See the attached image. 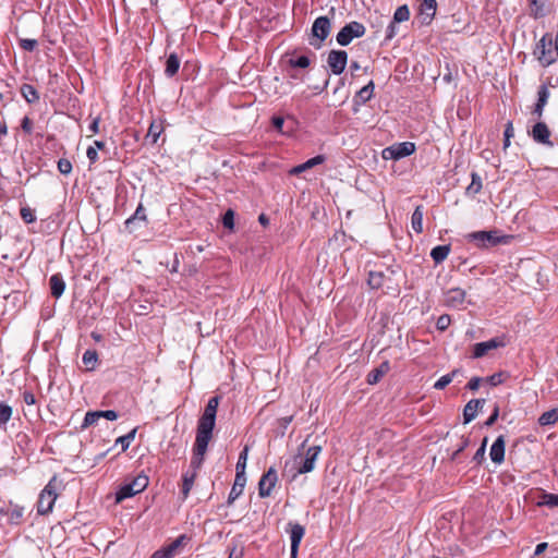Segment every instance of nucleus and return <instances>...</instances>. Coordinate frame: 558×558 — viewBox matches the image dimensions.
<instances>
[{
  "instance_id": "obj_1",
  "label": "nucleus",
  "mask_w": 558,
  "mask_h": 558,
  "mask_svg": "<svg viewBox=\"0 0 558 558\" xmlns=\"http://www.w3.org/2000/svg\"><path fill=\"white\" fill-rule=\"evenodd\" d=\"M61 482L57 478V476H53L41 490L37 502V512L39 514H47L52 510L54 501L58 497L57 490Z\"/></svg>"
},
{
  "instance_id": "obj_2",
  "label": "nucleus",
  "mask_w": 558,
  "mask_h": 558,
  "mask_svg": "<svg viewBox=\"0 0 558 558\" xmlns=\"http://www.w3.org/2000/svg\"><path fill=\"white\" fill-rule=\"evenodd\" d=\"M219 405V397H213L208 400V403L204 410V413L198 420L196 432L201 434H207L213 436V430L216 423V414Z\"/></svg>"
},
{
  "instance_id": "obj_3",
  "label": "nucleus",
  "mask_w": 558,
  "mask_h": 558,
  "mask_svg": "<svg viewBox=\"0 0 558 558\" xmlns=\"http://www.w3.org/2000/svg\"><path fill=\"white\" fill-rule=\"evenodd\" d=\"M469 242H473L477 247H489L499 243H507L509 236L498 235L497 231H475L469 233L466 236Z\"/></svg>"
},
{
  "instance_id": "obj_4",
  "label": "nucleus",
  "mask_w": 558,
  "mask_h": 558,
  "mask_svg": "<svg viewBox=\"0 0 558 558\" xmlns=\"http://www.w3.org/2000/svg\"><path fill=\"white\" fill-rule=\"evenodd\" d=\"M211 437V435H207L205 433L201 434L196 432V438L193 448V457L191 460V471H195L197 473V470L202 466Z\"/></svg>"
},
{
  "instance_id": "obj_5",
  "label": "nucleus",
  "mask_w": 558,
  "mask_h": 558,
  "mask_svg": "<svg viewBox=\"0 0 558 558\" xmlns=\"http://www.w3.org/2000/svg\"><path fill=\"white\" fill-rule=\"evenodd\" d=\"M365 26L356 21H352L344 25L337 34V43L340 46H348L354 38L364 36Z\"/></svg>"
},
{
  "instance_id": "obj_6",
  "label": "nucleus",
  "mask_w": 558,
  "mask_h": 558,
  "mask_svg": "<svg viewBox=\"0 0 558 558\" xmlns=\"http://www.w3.org/2000/svg\"><path fill=\"white\" fill-rule=\"evenodd\" d=\"M320 451V446H313L306 449L304 458H302L301 454L295 457L294 463L299 464V466L293 477H295L298 474H305L312 472L315 468V461L317 460V457L319 456Z\"/></svg>"
},
{
  "instance_id": "obj_7",
  "label": "nucleus",
  "mask_w": 558,
  "mask_h": 558,
  "mask_svg": "<svg viewBox=\"0 0 558 558\" xmlns=\"http://www.w3.org/2000/svg\"><path fill=\"white\" fill-rule=\"evenodd\" d=\"M555 52L556 49L553 40H547L545 36L538 41L534 51L543 66H549L558 59Z\"/></svg>"
},
{
  "instance_id": "obj_8",
  "label": "nucleus",
  "mask_w": 558,
  "mask_h": 558,
  "mask_svg": "<svg viewBox=\"0 0 558 558\" xmlns=\"http://www.w3.org/2000/svg\"><path fill=\"white\" fill-rule=\"evenodd\" d=\"M415 144L412 142L396 143L383 150L384 159L399 160L415 151Z\"/></svg>"
},
{
  "instance_id": "obj_9",
  "label": "nucleus",
  "mask_w": 558,
  "mask_h": 558,
  "mask_svg": "<svg viewBox=\"0 0 558 558\" xmlns=\"http://www.w3.org/2000/svg\"><path fill=\"white\" fill-rule=\"evenodd\" d=\"M330 29L331 23L327 16L317 17L312 26V35L318 39V44L311 41V45L319 48L320 44L329 36Z\"/></svg>"
},
{
  "instance_id": "obj_10",
  "label": "nucleus",
  "mask_w": 558,
  "mask_h": 558,
  "mask_svg": "<svg viewBox=\"0 0 558 558\" xmlns=\"http://www.w3.org/2000/svg\"><path fill=\"white\" fill-rule=\"evenodd\" d=\"M348 63V53L344 50H331L328 53L327 64L335 75H340Z\"/></svg>"
},
{
  "instance_id": "obj_11",
  "label": "nucleus",
  "mask_w": 558,
  "mask_h": 558,
  "mask_svg": "<svg viewBox=\"0 0 558 558\" xmlns=\"http://www.w3.org/2000/svg\"><path fill=\"white\" fill-rule=\"evenodd\" d=\"M278 481L277 471L275 468H269L266 473L259 480L258 483V495L262 498L270 496L272 488Z\"/></svg>"
},
{
  "instance_id": "obj_12",
  "label": "nucleus",
  "mask_w": 558,
  "mask_h": 558,
  "mask_svg": "<svg viewBox=\"0 0 558 558\" xmlns=\"http://www.w3.org/2000/svg\"><path fill=\"white\" fill-rule=\"evenodd\" d=\"M436 0H420L418 20L423 25H429L436 14Z\"/></svg>"
},
{
  "instance_id": "obj_13",
  "label": "nucleus",
  "mask_w": 558,
  "mask_h": 558,
  "mask_svg": "<svg viewBox=\"0 0 558 558\" xmlns=\"http://www.w3.org/2000/svg\"><path fill=\"white\" fill-rule=\"evenodd\" d=\"M530 134L536 143L546 145L548 147L554 146V143L550 141V130L548 129L546 123L541 121L537 122L533 126Z\"/></svg>"
},
{
  "instance_id": "obj_14",
  "label": "nucleus",
  "mask_w": 558,
  "mask_h": 558,
  "mask_svg": "<svg viewBox=\"0 0 558 558\" xmlns=\"http://www.w3.org/2000/svg\"><path fill=\"white\" fill-rule=\"evenodd\" d=\"M485 399L470 400L463 409V423L469 424L472 422L476 417L478 410L483 409Z\"/></svg>"
},
{
  "instance_id": "obj_15",
  "label": "nucleus",
  "mask_w": 558,
  "mask_h": 558,
  "mask_svg": "<svg viewBox=\"0 0 558 558\" xmlns=\"http://www.w3.org/2000/svg\"><path fill=\"white\" fill-rule=\"evenodd\" d=\"M505 447H506L505 436L500 435L494 441V444L490 447V451H489V457L494 463L500 464L504 462Z\"/></svg>"
},
{
  "instance_id": "obj_16",
  "label": "nucleus",
  "mask_w": 558,
  "mask_h": 558,
  "mask_svg": "<svg viewBox=\"0 0 558 558\" xmlns=\"http://www.w3.org/2000/svg\"><path fill=\"white\" fill-rule=\"evenodd\" d=\"M465 300V291L460 288H452L446 292L445 303L451 307H459Z\"/></svg>"
},
{
  "instance_id": "obj_17",
  "label": "nucleus",
  "mask_w": 558,
  "mask_h": 558,
  "mask_svg": "<svg viewBox=\"0 0 558 558\" xmlns=\"http://www.w3.org/2000/svg\"><path fill=\"white\" fill-rule=\"evenodd\" d=\"M537 102L535 104L533 116H535L537 119H541L543 117L544 108L548 101L549 98V89L546 85H542L537 93Z\"/></svg>"
},
{
  "instance_id": "obj_18",
  "label": "nucleus",
  "mask_w": 558,
  "mask_h": 558,
  "mask_svg": "<svg viewBox=\"0 0 558 558\" xmlns=\"http://www.w3.org/2000/svg\"><path fill=\"white\" fill-rule=\"evenodd\" d=\"M245 484H246V476L235 474L234 483H233L232 488L228 496V505H232L234 502V500L238 499L242 495Z\"/></svg>"
},
{
  "instance_id": "obj_19",
  "label": "nucleus",
  "mask_w": 558,
  "mask_h": 558,
  "mask_svg": "<svg viewBox=\"0 0 558 558\" xmlns=\"http://www.w3.org/2000/svg\"><path fill=\"white\" fill-rule=\"evenodd\" d=\"M500 345H501V342H499L497 339H490L485 342H478L474 345L473 357L480 359V357L484 356L488 351H490L493 349H497Z\"/></svg>"
},
{
  "instance_id": "obj_20",
  "label": "nucleus",
  "mask_w": 558,
  "mask_h": 558,
  "mask_svg": "<svg viewBox=\"0 0 558 558\" xmlns=\"http://www.w3.org/2000/svg\"><path fill=\"white\" fill-rule=\"evenodd\" d=\"M147 216L145 214V208L142 204H140L135 210V213L125 220V228L130 232H132L135 229V223L137 221L146 222Z\"/></svg>"
},
{
  "instance_id": "obj_21",
  "label": "nucleus",
  "mask_w": 558,
  "mask_h": 558,
  "mask_svg": "<svg viewBox=\"0 0 558 558\" xmlns=\"http://www.w3.org/2000/svg\"><path fill=\"white\" fill-rule=\"evenodd\" d=\"M325 161V157L323 155H317L311 159H308L307 161L301 163V165H298L295 167H293L291 170H290V174H300L302 172H304L305 170L307 169H311L317 165H320Z\"/></svg>"
},
{
  "instance_id": "obj_22",
  "label": "nucleus",
  "mask_w": 558,
  "mask_h": 558,
  "mask_svg": "<svg viewBox=\"0 0 558 558\" xmlns=\"http://www.w3.org/2000/svg\"><path fill=\"white\" fill-rule=\"evenodd\" d=\"M288 525L290 527L289 532H290L291 545H294V547H299L301 544V541L305 534V529L300 523L290 522Z\"/></svg>"
},
{
  "instance_id": "obj_23",
  "label": "nucleus",
  "mask_w": 558,
  "mask_h": 558,
  "mask_svg": "<svg viewBox=\"0 0 558 558\" xmlns=\"http://www.w3.org/2000/svg\"><path fill=\"white\" fill-rule=\"evenodd\" d=\"M190 541V537L186 536L185 534H182L180 535L179 537H177L172 543H170L169 545L165 546L167 553L169 554V556L171 558H173L174 556H177L180 551V549Z\"/></svg>"
},
{
  "instance_id": "obj_24",
  "label": "nucleus",
  "mask_w": 558,
  "mask_h": 558,
  "mask_svg": "<svg viewBox=\"0 0 558 558\" xmlns=\"http://www.w3.org/2000/svg\"><path fill=\"white\" fill-rule=\"evenodd\" d=\"M195 477H196V472L195 471H190V470L186 471L182 475V489H181V494H182L184 500L189 497V494H190V492H191V489L193 487Z\"/></svg>"
},
{
  "instance_id": "obj_25",
  "label": "nucleus",
  "mask_w": 558,
  "mask_h": 558,
  "mask_svg": "<svg viewBox=\"0 0 558 558\" xmlns=\"http://www.w3.org/2000/svg\"><path fill=\"white\" fill-rule=\"evenodd\" d=\"M49 283H50L51 294L54 298H59L60 295H62V293L64 292V289H65V282L60 275H58V274L52 275L50 277Z\"/></svg>"
},
{
  "instance_id": "obj_26",
  "label": "nucleus",
  "mask_w": 558,
  "mask_h": 558,
  "mask_svg": "<svg viewBox=\"0 0 558 558\" xmlns=\"http://www.w3.org/2000/svg\"><path fill=\"white\" fill-rule=\"evenodd\" d=\"M180 69V59L177 53H170L166 61L165 74L173 77Z\"/></svg>"
},
{
  "instance_id": "obj_27",
  "label": "nucleus",
  "mask_w": 558,
  "mask_h": 558,
  "mask_svg": "<svg viewBox=\"0 0 558 558\" xmlns=\"http://www.w3.org/2000/svg\"><path fill=\"white\" fill-rule=\"evenodd\" d=\"M374 82L369 81L367 85L362 87L355 96V102L357 104H366L372 97L374 93Z\"/></svg>"
},
{
  "instance_id": "obj_28",
  "label": "nucleus",
  "mask_w": 558,
  "mask_h": 558,
  "mask_svg": "<svg viewBox=\"0 0 558 558\" xmlns=\"http://www.w3.org/2000/svg\"><path fill=\"white\" fill-rule=\"evenodd\" d=\"M389 371V363L384 362L379 367L373 369L367 375V383L371 385L377 384L380 378Z\"/></svg>"
},
{
  "instance_id": "obj_29",
  "label": "nucleus",
  "mask_w": 558,
  "mask_h": 558,
  "mask_svg": "<svg viewBox=\"0 0 558 558\" xmlns=\"http://www.w3.org/2000/svg\"><path fill=\"white\" fill-rule=\"evenodd\" d=\"M450 253V245H437L430 251V257L435 264L442 263Z\"/></svg>"
},
{
  "instance_id": "obj_30",
  "label": "nucleus",
  "mask_w": 558,
  "mask_h": 558,
  "mask_svg": "<svg viewBox=\"0 0 558 558\" xmlns=\"http://www.w3.org/2000/svg\"><path fill=\"white\" fill-rule=\"evenodd\" d=\"M21 94L28 104H34L39 99L37 89L29 84H23L21 86Z\"/></svg>"
},
{
  "instance_id": "obj_31",
  "label": "nucleus",
  "mask_w": 558,
  "mask_h": 558,
  "mask_svg": "<svg viewBox=\"0 0 558 558\" xmlns=\"http://www.w3.org/2000/svg\"><path fill=\"white\" fill-rule=\"evenodd\" d=\"M556 422H558V409L546 411L538 417V424L542 426L554 425Z\"/></svg>"
},
{
  "instance_id": "obj_32",
  "label": "nucleus",
  "mask_w": 558,
  "mask_h": 558,
  "mask_svg": "<svg viewBox=\"0 0 558 558\" xmlns=\"http://www.w3.org/2000/svg\"><path fill=\"white\" fill-rule=\"evenodd\" d=\"M537 505L545 506L548 508H556L558 507V495L543 490Z\"/></svg>"
},
{
  "instance_id": "obj_33",
  "label": "nucleus",
  "mask_w": 558,
  "mask_h": 558,
  "mask_svg": "<svg viewBox=\"0 0 558 558\" xmlns=\"http://www.w3.org/2000/svg\"><path fill=\"white\" fill-rule=\"evenodd\" d=\"M411 225L415 232L421 233L423 231V210L421 206H417L413 211Z\"/></svg>"
},
{
  "instance_id": "obj_34",
  "label": "nucleus",
  "mask_w": 558,
  "mask_h": 558,
  "mask_svg": "<svg viewBox=\"0 0 558 558\" xmlns=\"http://www.w3.org/2000/svg\"><path fill=\"white\" fill-rule=\"evenodd\" d=\"M460 369H453L452 372L441 376L435 384L434 388L437 390H441L446 388L453 379L454 377L460 374Z\"/></svg>"
},
{
  "instance_id": "obj_35",
  "label": "nucleus",
  "mask_w": 558,
  "mask_h": 558,
  "mask_svg": "<svg viewBox=\"0 0 558 558\" xmlns=\"http://www.w3.org/2000/svg\"><path fill=\"white\" fill-rule=\"evenodd\" d=\"M5 514L8 515L10 523L20 524L23 519L24 509L22 507L14 506L13 508L8 509Z\"/></svg>"
},
{
  "instance_id": "obj_36",
  "label": "nucleus",
  "mask_w": 558,
  "mask_h": 558,
  "mask_svg": "<svg viewBox=\"0 0 558 558\" xmlns=\"http://www.w3.org/2000/svg\"><path fill=\"white\" fill-rule=\"evenodd\" d=\"M531 14L537 19L545 15L546 0H529Z\"/></svg>"
},
{
  "instance_id": "obj_37",
  "label": "nucleus",
  "mask_w": 558,
  "mask_h": 558,
  "mask_svg": "<svg viewBox=\"0 0 558 558\" xmlns=\"http://www.w3.org/2000/svg\"><path fill=\"white\" fill-rule=\"evenodd\" d=\"M83 364L85 365L87 371H92L95 368L96 363L98 361V355L96 351L87 350L82 357Z\"/></svg>"
},
{
  "instance_id": "obj_38",
  "label": "nucleus",
  "mask_w": 558,
  "mask_h": 558,
  "mask_svg": "<svg viewBox=\"0 0 558 558\" xmlns=\"http://www.w3.org/2000/svg\"><path fill=\"white\" fill-rule=\"evenodd\" d=\"M384 278L381 271H369L367 282L372 289H379L384 284Z\"/></svg>"
},
{
  "instance_id": "obj_39",
  "label": "nucleus",
  "mask_w": 558,
  "mask_h": 558,
  "mask_svg": "<svg viewBox=\"0 0 558 558\" xmlns=\"http://www.w3.org/2000/svg\"><path fill=\"white\" fill-rule=\"evenodd\" d=\"M162 130L161 123L151 122L146 138H149L151 144L157 143Z\"/></svg>"
},
{
  "instance_id": "obj_40",
  "label": "nucleus",
  "mask_w": 558,
  "mask_h": 558,
  "mask_svg": "<svg viewBox=\"0 0 558 558\" xmlns=\"http://www.w3.org/2000/svg\"><path fill=\"white\" fill-rule=\"evenodd\" d=\"M471 178L472 181L471 184L466 187V193L470 195H475L482 190V179L476 172H472Z\"/></svg>"
},
{
  "instance_id": "obj_41",
  "label": "nucleus",
  "mask_w": 558,
  "mask_h": 558,
  "mask_svg": "<svg viewBox=\"0 0 558 558\" xmlns=\"http://www.w3.org/2000/svg\"><path fill=\"white\" fill-rule=\"evenodd\" d=\"M247 454H248V447L245 446L243 450L240 452L235 470V474L245 475V468H246V461H247Z\"/></svg>"
},
{
  "instance_id": "obj_42",
  "label": "nucleus",
  "mask_w": 558,
  "mask_h": 558,
  "mask_svg": "<svg viewBox=\"0 0 558 558\" xmlns=\"http://www.w3.org/2000/svg\"><path fill=\"white\" fill-rule=\"evenodd\" d=\"M148 477L144 474L137 475L130 483L134 490L138 494L142 493L148 486Z\"/></svg>"
},
{
  "instance_id": "obj_43",
  "label": "nucleus",
  "mask_w": 558,
  "mask_h": 558,
  "mask_svg": "<svg viewBox=\"0 0 558 558\" xmlns=\"http://www.w3.org/2000/svg\"><path fill=\"white\" fill-rule=\"evenodd\" d=\"M135 434H136V428H133L130 433H128L126 435H123L121 437H119L117 440H116V444L117 445H120L121 446V450L122 451H125L129 449L132 440L135 438Z\"/></svg>"
},
{
  "instance_id": "obj_44",
  "label": "nucleus",
  "mask_w": 558,
  "mask_h": 558,
  "mask_svg": "<svg viewBox=\"0 0 558 558\" xmlns=\"http://www.w3.org/2000/svg\"><path fill=\"white\" fill-rule=\"evenodd\" d=\"M410 19V10L407 4H403L395 11L393 21L397 23L405 22Z\"/></svg>"
},
{
  "instance_id": "obj_45",
  "label": "nucleus",
  "mask_w": 558,
  "mask_h": 558,
  "mask_svg": "<svg viewBox=\"0 0 558 558\" xmlns=\"http://www.w3.org/2000/svg\"><path fill=\"white\" fill-rule=\"evenodd\" d=\"M137 493L134 490V488L131 486L130 483L123 485L120 487V489L117 493V501H121L126 498H131L135 496Z\"/></svg>"
},
{
  "instance_id": "obj_46",
  "label": "nucleus",
  "mask_w": 558,
  "mask_h": 558,
  "mask_svg": "<svg viewBox=\"0 0 558 558\" xmlns=\"http://www.w3.org/2000/svg\"><path fill=\"white\" fill-rule=\"evenodd\" d=\"M12 416V408L4 403L0 402V426L5 425Z\"/></svg>"
},
{
  "instance_id": "obj_47",
  "label": "nucleus",
  "mask_w": 558,
  "mask_h": 558,
  "mask_svg": "<svg viewBox=\"0 0 558 558\" xmlns=\"http://www.w3.org/2000/svg\"><path fill=\"white\" fill-rule=\"evenodd\" d=\"M19 45L23 50L32 52L37 48L38 41L31 38H20Z\"/></svg>"
},
{
  "instance_id": "obj_48",
  "label": "nucleus",
  "mask_w": 558,
  "mask_h": 558,
  "mask_svg": "<svg viewBox=\"0 0 558 558\" xmlns=\"http://www.w3.org/2000/svg\"><path fill=\"white\" fill-rule=\"evenodd\" d=\"M289 64L293 68L305 69V68L310 66L311 60L307 56H301L295 59H290Z\"/></svg>"
},
{
  "instance_id": "obj_49",
  "label": "nucleus",
  "mask_w": 558,
  "mask_h": 558,
  "mask_svg": "<svg viewBox=\"0 0 558 558\" xmlns=\"http://www.w3.org/2000/svg\"><path fill=\"white\" fill-rule=\"evenodd\" d=\"M20 215L25 223H32L36 220L35 211L29 207H22Z\"/></svg>"
},
{
  "instance_id": "obj_50",
  "label": "nucleus",
  "mask_w": 558,
  "mask_h": 558,
  "mask_svg": "<svg viewBox=\"0 0 558 558\" xmlns=\"http://www.w3.org/2000/svg\"><path fill=\"white\" fill-rule=\"evenodd\" d=\"M99 420L98 411L87 412L84 417V422L81 426L82 429L95 424Z\"/></svg>"
},
{
  "instance_id": "obj_51",
  "label": "nucleus",
  "mask_w": 558,
  "mask_h": 558,
  "mask_svg": "<svg viewBox=\"0 0 558 558\" xmlns=\"http://www.w3.org/2000/svg\"><path fill=\"white\" fill-rule=\"evenodd\" d=\"M450 323H451V318L449 315H441L438 317V319L436 322V327L438 330L444 331L450 326Z\"/></svg>"
},
{
  "instance_id": "obj_52",
  "label": "nucleus",
  "mask_w": 558,
  "mask_h": 558,
  "mask_svg": "<svg viewBox=\"0 0 558 558\" xmlns=\"http://www.w3.org/2000/svg\"><path fill=\"white\" fill-rule=\"evenodd\" d=\"M486 444H487V438H484L481 447L477 449V451L475 452V454L473 457V460L476 463H482V461L485 459Z\"/></svg>"
},
{
  "instance_id": "obj_53",
  "label": "nucleus",
  "mask_w": 558,
  "mask_h": 558,
  "mask_svg": "<svg viewBox=\"0 0 558 558\" xmlns=\"http://www.w3.org/2000/svg\"><path fill=\"white\" fill-rule=\"evenodd\" d=\"M397 24L398 23L392 20L387 26L386 40H391L399 33V27Z\"/></svg>"
},
{
  "instance_id": "obj_54",
  "label": "nucleus",
  "mask_w": 558,
  "mask_h": 558,
  "mask_svg": "<svg viewBox=\"0 0 558 558\" xmlns=\"http://www.w3.org/2000/svg\"><path fill=\"white\" fill-rule=\"evenodd\" d=\"M504 135V147L507 148L510 145V138L514 135L512 122L507 123Z\"/></svg>"
},
{
  "instance_id": "obj_55",
  "label": "nucleus",
  "mask_w": 558,
  "mask_h": 558,
  "mask_svg": "<svg viewBox=\"0 0 558 558\" xmlns=\"http://www.w3.org/2000/svg\"><path fill=\"white\" fill-rule=\"evenodd\" d=\"M225 228L232 229L234 225V214L231 209L227 210L222 218Z\"/></svg>"
},
{
  "instance_id": "obj_56",
  "label": "nucleus",
  "mask_w": 558,
  "mask_h": 558,
  "mask_svg": "<svg viewBox=\"0 0 558 558\" xmlns=\"http://www.w3.org/2000/svg\"><path fill=\"white\" fill-rule=\"evenodd\" d=\"M470 439L469 438H461V445L458 447V449L452 453L451 460H457L459 454L469 446Z\"/></svg>"
},
{
  "instance_id": "obj_57",
  "label": "nucleus",
  "mask_w": 558,
  "mask_h": 558,
  "mask_svg": "<svg viewBox=\"0 0 558 558\" xmlns=\"http://www.w3.org/2000/svg\"><path fill=\"white\" fill-rule=\"evenodd\" d=\"M58 169L62 174H69L70 173V160L66 158H61L58 161Z\"/></svg>"
},
{
  "instance_id": "obj_58",
  "label": "nucleus",
  "mask_w": 558,
  "mask_h": 558,
  "mask_svg": "<svg viewBox=\"0 0 558 558\" xmlns=\"http://www.w3.org/2000/svg\"><path fill=\"white\" fill-rule=\"evenodd\" d=\"M21 128L25 133L31 134L33 132V121L28 117H24L21 122Z\"/></svg>"
},
{
  "instance_id": "obj_59",
  "label": "nucleus",
  "mask_w": 558,
  "mask_h": 558,
  "mask_svg": "<svg viewBox=\"0 0 558 558\" xmlns=\"http://www.w3.org/2000/svg\"><path fill=\"white\" fill-rule=\"evenodd\" d=\"M99 418L105 417L109 421H114L118 418V413L113 410L98 411Z\"/></svg>"
},
{
  "instance_id": "obj_60",
  "label": "nucleus",
  "mask_w": 558,
  "mask_h": 558,
  "mask_svg": "<svg viewBox=\"0 0 558 558\" xmlns=\"http://www.w3.org/2000/svg\"><path fill=\"white\" fill-rule=\"evenodd\" d=\"M499 416V408L496 405L493 413L489 415V417L485 422V426H492L495 424Z\"/></svg>"
},
{
  "instance_id": "obj_61",
  "label": "nucleus",
  "mask_w": 558,
  "mask_h": 558,
  "mask_svg": "<svg viewBox=\"0 0 558 558\" xmlns=\"http://www.w3.org/2000/svg\"><path fill=\"white\" fill-rule=\"evenodd\" d=\"M23 401L28 405H34L36 403V398L33 392L26 390L23 392Z\"/></svg>"
},
{
  "instance_id": "obj_62",
  "label": "nucleus",
  "mask_w": 558,
  "mask_h": 558,
  "mask_svg": "<svg viewBox=\"0 0 558 558\" xmlns=\"http://www.w3.org/2000/svg\"><path fill=\"white\" fill-rule=\"evenodd\" d=\"M86 155H87L89 161L93 163L96 162V160L98 159V153L94 146L88 147Z\"/></svg>"
},
{
  "instance_id": "obj_63",
  "label": "nucleus",
  "mask_w": 558,
  "mask_h": 558,
  "mask_svg": "<svg viewBox=\"0 0 558 558\" xmlns=\"http://www.w3.org/2000/svg\"><path fill=\"white\" fill-rule=\"evenodd\" d=\"M150 558H171L169 554L167 553L166 548L162 547L158 550H156Z\"/></svg>"
},
{
  "instance_id": "obj_64",
  "label": "nucleus",
  "mask_w": 558,
  "mask_h": 558,
  "mask_svg": "<svg viewBox=\"0 0 558 558\" xmlns=\"http://www.w3.org/2000/svg\"><path fill=\"white\" fill-rule=\"evenodd\" d=\"M229 558H243V549L234 546L229 554Z\"/></svg>"
}]
</instances>
